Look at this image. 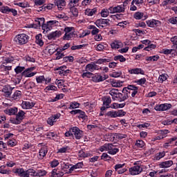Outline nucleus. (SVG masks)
Instances as JSON below:
<instances>
[{"label": "nucleus", "mask_w": 177, "mask_h": 177, "mask_svg": "<svg viewBox=\"0 0 177 177\" xmlns=\"http://www.w3.org/2000/svg\"><path fill=\"white\" fill-rule=\"evenodd\" d=\"M35 6H42L45 2H46V0H32Z\"/></svg>", "instance_id": "nucleus-48"}, {"label": "nucleus", "mask_w": 177, "mask_h": 177, "mask_svg": "<svg viewBox=\"0 0 177 177\" xmlns=\"http://www.w3.org/2000/svg\"><path fill=\"white\" fill-rule=\"evenodd\" d=\"M93 73L91 72H85L82 75V78H92Z\"/></svg>", "instance_id": "nucleus-51"}, {"label": "nucleus", "mask_w": 177, "mask_h": 177, "mask_svg": "<svg viewBox=\"0 0 177 177\" xmlns=\"http://www.w3.org/2000/svg\"><path fill=\"white\" fill-rule=\"evenodd\" d=\"M136 84H138V85H145L146 84V78L143 77L142 79H140L138 80L134 81Z\"/></svg>", "instance_id": "nucleus-54"}, {"label": "nucleus", "mask_w": 177, "mask_h": 177, "mask_svg": "<svg viewBox=\"0 0 177 177\" xmlns=\"http://www.w3.org/2000/svg\"><path fill=\"white\" fill-rule=\"evenodd\" d=\"M104 80H106L105 77H103L102 75L97 74L92 76V81L93 82H102V81H104Z\"/></svg>", "instance_id": "nucleus-25"}, {"label": "nucleus", "mask_w": 177, "mask_h": 177, "mask_svg": "<svg viewBox=\"0 0 177 177\" xmlns=\"http://www.w3.org/2000/svg\"><path fill=\"white\" fill-rule=\"evenodd\" d=\"M78 107H80V103L74 102L70 104L69 109H78Z\"/></svg>", "instance_id": "nucleus-59"}, {"label": "nucleus", "mask_w": 177, "mask_h": 177, "mask_svg": "<svg viewBox=\"0 0 177 177\" xmlns=\"http://www.w3.org/2000/svg\"><path fill=\"white\" fill-rule=\"evenodd\" d=\"M22 109H32L35 106V103L34 102H30L27 101H24L22 102Z\"/></svg>", "instance_id": "nucleus-19"}, {"label": "nucleus", "mask_w": 177, "mask_h": 177, "mask_svg": "<svg viewBox=\"0 0 177 177\" xmlns=\"http://www.w3.org/2000/svg\"><path fill=\"white\" fill-rule=\"evenodd\" d=\"M64 175V173L60 171L58 169H54L51 172V177H62Z\"/></svg>", "instance_id": "nucleus-20"}, {"label": "nucleus", "mask_w": 177, "mask_h": 177, "mask_svg": "<svg viewBox=\"0 0 177 177\" xmlns=\"http://www.w3.org/2000/svg\"><path fill=\"white\" fill-rule=\"evenodd\" d=\"M18 109L17 107L10 108L4 111V113L6 114H8V115H16V113H17Z\"/></svg>", "instance_id": "nucleus-23"}, {"label": "nucleus", "mask_w": 177, "mask_h": 177, "mask_svg": "<svg viewBox=\"0 0 177 177\" xmlns=\"http://www.w3.org/2000/svg\"><path fill=\"white\" fill-rule=\"evenodd\" d=\"M111 149V144H104V145L100 147V151H109V149Z\"/></svg>", "instance_id": "nucleus-32"}, {"label": "nucleus", "mask_w": 177, "mask_h": 177, "mask_svg": "<svg viewBox=\"0 0 177 177\" xmlns=\"http://www.w3.org/2000/svg\"><path fill=\"white\" fill-rule=\"evenodd\" d=\"M70 113L71 114H73L74 115H75V114H79L77 115V118H79L80 120L82 119L83 120V121H85V120H88V116L86 115L85 112L82 111L81 109L72 110Z\"/></svg>", "instance_id": "nucleus-3"}, {"label": "nucleus", "mask_w": 177, "mask_h": 177, "mask_svg": "<svg viewBox=\"0 0 177 177\" xmlns=\"http://www.w3.org/2000/svg\"><path fill=\"white\" fill-rule=\"evenodd\" d=\"M101 160H104V161H110L111 160V156L106 153H103L101 156Z\"/></svg>", "instance_id": "nucleus-47"}, {"label": "nucleus", "mask_w": 177, "mask_h": 177, "mask_svg": "<svg viewBox=\"0 0 177 177\" xmlns=\"http://www.w3.org/2000/svg\"><path fill=\"white\" fill-rule=\"evenodd\" d=\"M123 107H125V103L118 104L115 102L111 104V109H122Z\"/></svg>", "instance_id": "nucleus-35"}, {"label": "nucleus", "mask_w": 177, "mask_h": 177, "mask_svg": "<svg viewBox=\"0 0 177 177\" xmlns=\"http://www.w3.org/2000/svg\"><path fill=\"white\" fill-rule=\"evenodd\" d=\"M117 117H124L127 112L124 111L123 110H118L116 111Z\"/></svg>", "instance_id": "nucleus-61"}, {"label": "nucleus", "mask_w": 177, "mask_h": 177, "mask_svg": "<svg viewBox=\"0 0 177 177\" xmlns=\"http://www.w3.org/2000/svg\"><path fill=\"white\" fill-rule=\"evenodd\" d=\"M13 89H15V88H12L10 85H6L3 87V92H4L6 97H10Z\"/></svg>", "instance_id": "nucleus-13"}, {"label": "nucleus", "mask_w": 177, "mask_h": 177, "mask_svg": "<svg viewBox=\"0 0 177 177\" xmlns=\"http://www.w3.org/2000/svg\"><path fill=\"white\" fill-rule=\"evenodd\" d=\"M20 97H21V91H15L11 97V98L14 100H19Z\"/></svg>", "instance_id": "nucleus-34"}, {"label": "nucleus", "mask_w": 177, "mask_h": 177, "mask_svg": "<svg viewBox=\"0 0 177 177\" xmlns=\"http://www.w3.org/2000/svg\"><path fill=\"white\" fill-rule=\"evenodd\" d=\"M147 24L148 27H160V26H161V22L158 20L152 19L147 21Z\"/></svg>", "instance_id": "nucleus-12"}, {"label": "nucleus", "mask_w": 177, "mask_h": 177, "mask_svg": "<svg viewBox=\"0 0 177 177\" xmlns=\"http://www.w3.org/2000/svg\"><path fill=\"white\" fill-rule=\"evenodd\" d=\"M164 157H165V151L159 152L155 156V158L157 160H161Z\"/></svg>", "instance_id": "nucleus-43"}, {"label": "nucleus", "mask_w": 177, "mask_h": 177, "mask_svg": "<svg viewBox=\"0 0 177 177\" xmlns=\"http://www.w3.org/2000/svg\"><path fill=\"white\" fill-rule=\"evenodd\" d=\"M37 84H42L45 81V76L41 75L36 78Z\"/></svg>", "instance_id": "nucleus-58"}, {"label": "nucleus", "mask_w": 177, "mask_h": 177, "mask_svg": "<svg viewBox=\"0 0 177 177\" xmlns=\"http://www.w3.org/2000/svg\"><path fill=\"white\" fill-rule=\"evenodd\" d=\"M34 70H35V67L28 68L24 70V71H23L21 73V75L23 77H29V78L31 77H34V75H35V74H37V73L32 72V71H34Z\"/></svg>", "instance_id": "nucleus-5"}, {"label": "nucleus", "mask_w": 177, "mask_h": 177, "mask_svg": "<svg viewBox=\"0 0 177 177\" xmlns=\"http://www.w3.org/2000/svg\"><path fill=\"white\" fill-rule=\"evenodd\" d=\"M95 70H99V66L95 64H88L86 66V71H91L92 73Z\"/></svg>", "instance_id": "nucleus-17"}, {"label": "nucleus", "mask_w": 177, "mask_h": 177, "mask_svg": "<svg viewBox=\"0 0 177 177\" xmlns=\"http://www.w3.org/2000/svg\"><path fill=\"white\" fill-rule=\"evenodd\" d=\"M138 91L139 87L135 85H129L127 87H124L122 90V92L124 93L129 92V93H131L132 97H135Z\"/></svg>", "instance_id": "nucleus-2"}, {"label": "nucleus", "mask_w": 177, "mask_h": 177, "mask_svg": "<svg viewBox=\"0 0 177 177\" xmlns=\"http://www.w3.org/2000/svg\"><path fill=\"white\" fill-rule=\"evenodd\" d=\"M110 15V10L103 9L101 11V16L102 17H107Z\"/></svg>", "instance_id": "nucleus-50"}, {"label": "nucleus", "mask_w": 177, "mask_h": 177, "mask_svg": "<svg viewBox=\"0 0 177 177\" xmlns=\"http://www.w3.org/2000/svg\"><path fill=\"white\" fill-rule=\"evenodd\" d=\"M71 8V12L73 14V15L75 17H77L78 16V8H74V7H72V8Z\"/></svg>", "instance_id": "nucleus-53"}, {"label": "nucleus", "mask_w": 177, "mask_h": 177, "mask_svg": "<svg viewBox=\"0 0 177 177\" xmlns=\"http://www.w3.org/2000/svg\"><path fill=\"white\" fill-rule=\"evenodd\" d=\"M82 167H84V163L83 162H78L76 165L72 166L70 169H69V174H71L73 172V171H75V169H78L80 168H82Z\"/></svg>", "instance_id": "nucleus-27"}, {"label": "nucleus", "mask_w": 177, "mask_h": 177, "mask_svg": "<svg viewBox=\"0 0 177 177\" xmlns=\"http://www.w3.org/2000/svg\"><path fill=\"white\" fill-rule=\"evenodd\" d=\"M134 19L136 20H141V19H143V17L145 16V13L140 12H136L134 14Z\"/></svg>", "instance_id": "nucleus-37"}, {"label": "nucleus", "mask_w": 177, "mask_h": 177, "mask_svg": "<svg viewBox=\"0 0 177 177\" xmlns=\"http://www.w3.org/2000/svg\"><path fill=\"white\" fill-rule=\"evenodd\" d=\"M172 165H174V161L167 160L160 162L159 167L160 168H169V167H172Z\"/></svg>", "instance_id": "nucleus-16"}, {"label": "nucleus", "mask_w": 177, "mask_h": 177, "mask_svg": "<svg viewBox=\"0 0 177 177\" xmlns=\"http://www.w3.org/2000/svg\"><path fill=\"white\" fill-rule=\"evenodd\" d=\"M173 52H175V50H174V49H163L162 50V53L164 55H171V53H172V55H174Z\"/></svg>", "instance_id": "nucleus-57"}, {"label": "nucleus", "mask_w": 177, "mask_h": 177, "mask_svg": "<svg viewBox=\"0 0 177 177\" xmlns=\"http://www.w3.org/2000/svg\"><path fill=\"white\" fill-rule=\"evenodd\" d=\"M115 136H116L118 139H125L128 136H127V134L115 133Z\"/></svg>", "instance_id": "nucleus-63"}, {"label": "nucleus", "mask_w": 177, "mask_h": 177, "mask_svg": "<svg viewBox=\"0 0 177 177\" xmlns=\"http://www.w3.org/2000/svg\"><path fill=\"white\" fill-rule=\"evenodd\" d=\"M171 107H172V104H162L156 105L155 106V110H156V111H166V110H169Z\"/></svg>", "instance_id": "nucleus-8"}, {"label": "nucleus", "mask_w": 177, "mask_h": 177, "mask_svg": "<svg viewBox=\"0 0 177 177\" xmlns=\"http://www.w3.org/2000/svg\"><path fill=\"white\" fill-rule=\"evenodd\" d=\"M50 164L52 168H56V167L59 165V162L57 160H53L51 162H50Z\"/></svg>", "instance_id": "nucleus-60"}, {"label": "nucleus", "mask_w": 177, "mask_h": 177, "mask_svg": "<svg viewBox=\"0 0 177 177\" xmlns=\"http://www.w3.org/2000/svg\"><path fill=\"white\" fill-rule=\"evenodd\" d=\"M14 41L17 45H26L28 42V35L24 33L19 34L14 38Z\"/></svg>", "instance_id": "nucleus-1"}, {"label": "nucleus", "mask_w": 177, "mask_h": 177, "mask_svg": "<svg viewBox=\"0 0 177 177\" xmlns=\"http://www.w3.org/2000/svg\"><path fill=\"white\" fill-rule=\"evenodd\" d=\"M129 74H141L142 75H145V71L139 68L130 69L129 70Z\"/></svg>", "instance_id": "nucleus-21"}, {"label": "nucleus", "mask_w": 177, "mask_h": 177, "mask_svg": "<svg viewBox=\"0 0 177 177\" xmlns=\"http://www.w3.org/2000/svg\"><path fill=\"white\" fill-rule=\"evenodd\" d=\"M26 70V67L18 66L15 68V72L16 74H20L22 71L24 72Z\"/></svg>", "instance_id": "nucleus-46"}, {"label": "nucleus", "mask_w": 177, "mask_h": 177, "mask_svg": "<svg viewBox=\"0 0 177 177\" xmlns=\"http://www.w3.org/2000/svg\"><path fill=\"white\" fill-rule=\"evenodd\" d=\"M26 174H27V177H30V176H37V172L35 171V170H34V169H28V170H26Z\"/></svg>", "instance_id": "nucleus-40"}, {"label": "nucleus", "mask_w": 177, "mask_h": 177, "mask_svg": "<svg viewBox=\"0 0 177 177\" xmlns=\"http://www.w3.org/2000/svg\"><path fill=\"white\" fill-rule=\"evenodd\" d=\"M136 146L142 148L145 146V142H143V140H138L136 141Z\"/></svg>", "instance_id": "nucleus-62"}, {"label": "nucleus", "mask_w": 177, "mask_h": 177, "mask_svg": "<svg viewBox=\"0 0 177 177\" xmlns=\"http://www.w3.org/2000/svg\"><path fill=\"white\" fill-rule=\"evenodd\" d=\"M63 61L66 62V63H67V62H74V57L73 56L64 57Z\"/></svg>", "instance_id": "nucleus-55"}, {"label": "nucleus", "mask_w": 177, "mask_h": 177, "mask_svg": "<svg viewBox=\"0 0 177 177\" xmlns=\"http://www.w3.org/2000/svg\"><path fill=\"white\" fill-rule=\"evenodd\" d=\"M85 15H86L87 16H93V15H96V13H97V8H87L85 10Z\"/></svg>", "instance_id": "nucleus-28"}, {"label": "nucleus", "mask_w": 177, "mask_h": 177, "mask_svg": "<svg viewBox=\"0 0 177 177\" xmlns=\"http://www.w3.org/2000/svg\"><path fill=\"white\" fill-rule=\"evenodd\" d=\"M80 0H71L69 2V8H75V6H78V3Z\"/></svg>", "instance_id": "nucleus-44"}, {"label": "nucleus", "mask_w": 177, "mask_h": 177, "mask_svg": "<svg viewBox=\"0 0 177 177\" xmlns=\"http://www.w3.org/2000/svg\"><path fill=\"white\" fill-rule=\"evenodd\" d=\"M15 174H17L18 176L21 177H27V170H24V169H15Z\"/></svg>", "instance_id": "nucleus-22"}, {"label": "nucleus", "mask_w": 177, "mask_h": 177, "mask_svg": "<svg viewBox=\"0 0 177 177\" xmlns=\"http://www.w3.org/2000/svg\"><path fill=\"white\" fill-rule=\"evenodd\" d=\"M15 60V59L13 58V57H6V59H4V62H3V64H8V63H12V62H13Z\"/></svg>", "instance_id": "nucleus-56"}, {"label": "nucleus", "mask_w": 177, "mask_h": 177, "mask_svg": "<svg viewBox=\"0 0 177 177\" xmlns=\"http://www.w3.org/2000/svg\"><path fill=\"white\" fill-rule=\"evenodd\" d=\"M75 37H77V34H75L74 32L70 33H65L63 37V39L68 41L71 39V38H75Z\"/></svg>", "instance_id": "nucleus-30"}, {"label": "nucleus", "mask_w": 177, "mask_h": 177, "mask_svg": "<svg viewBox=\"0 0 177 177\" xmlns=\"http://www.w3.org/2000/svg\"><path fill=\"white\" fill-rule=\"evenodd\" d=\"M115 146H114L113 144H111V149L108 151L109 154H111L112 156L115 155L116 153H118L120 151V149L118 148H114Z\"/></svg>", "instance_id": "nucleus-33"}, {"label": "nucleus", "mask_w": 177, "mask_h": 177, "mask_svg": "<svg viewBox=\"0 0 177 177\" xmlns=\"http://www.w3.org/2000/svg\"><path fill=\"white\" fill-rule=\"evenodd\" d=\"M58 23L57 21H48L47 24L41 25V28L44 30V32H48V31H50L52 30V26Z\"/></svg>", "instance_id": "nucleus-6"}, {"label": "nucleus", "mask_w": 177, "mask_h": 177, "mask_svg": "<svg viewBox=\"0 0 177 177\" xmlns=\"http://www.w3.org/2000/svg\"><path fill=\"white\" fill-rule=\"evenodd\" d=\"M0 12H1V13H6V15H9V13H10V8L8 6L0 7Z\"/></svg>", "instance_id": "nucleus-38"}, {"label": "nucleus", "mask_w": 177, "mask_h": 177, "mask_svg": "<svg viewBox=\"0 0 177 177\" xmlns=\"http://www.w3.org/2000/svg\"><path fill=\"white\" fill-rule=\"evenodd\" d=\"M97 23L98 24H100L105 27H107V26H110V20L109 19H97Z\"/></svg>", "instance_id": "nucleus-29"}, {"label": "nucleus", "mask_w": 177, "mask_h": 177, "mask_svg": "<svg viewBox=\"0 0 177 177\" xmlns=\"http://www.w3.org/2000/svg\"><path fill=\"white\" fill-rule=\"evenodd\" d=\"M111 46L112 49H120V48H122L124 46V44L118 40H115L111 44Z\"/></svg>", "instance_id": "nucleus-15"}, {"label": "nucleus", "mask_w": 177, "mask_h": 177, "mask_svg": "<svg viewBox=\"0 0 177 177\" xmlns=\"http://www.w3.org/2000/svg\"><path fill=\"white\" fill-rule=\"evenodd\" d=\"M48 53H50V55H53V53H55V52H57V48L55 47V45H49L48 46Z\"/></svg>", "instance_id": "nucleus-42"}, {"label": "nucleus", "mask_w": 177, "mask_h": 177, "mask_svg": "<svg viewBox=\"0 0 177 177\" xmlns=\"http://www.w3.org/2000/svg\"><path fill=\"white\" fill-rule=\"evenodd\" d=\"M79 157L81 158H86V157H91V153H85V151L82 149L79 151Z\"/></svg>", "instance_id": "nucleus-36"}, {"label": "nucleus", "mask_w": 177, "mask_h": 177, "mask_svg": "<svg viewBox=\"0 0 177 177\" xmlns=\"http://www.w3.org/2000/svg\"><path fill=\"white\" fill-rule=\"evenodd\" d=\"M55 5H56L59 9V10H63V8L66 6V1L65 0H57L55 1Z\"/></svg>", "instance_id": "nucleus-24"}, {"label": "nucleus", "mask_w": 177, "mask_h": 177, "mask_svg": "<svg viewBox=\"0 0 177 177\" xmlns=\"http://www.w3.org/2000/svg\"><path fill=\"white\" fill-rule=\"evenodd\" d=\"M114 60L115 61L119 60L120 63H124V62H127V59L124 58V57L122 55L115 56Z\"/></svg>", "instance_id": "nucleus-45"}, {"label": "nucleus", "mask_w": 177, "mask_h": 177, "mask_svg": "<svg viewBox=\"0 0 177 177\" xmlns=\"http://www.w3.org/2000/svg\"><path fill=\"white\" fill-rule=\"evenodd\" d=\"M143 171V168L141 166L136 165L129 169L131 175H139Z\"/></svg>", "instance_id": "nucleus-9"}, {"label": "nucleus", "mask_w": 177, "mask_h": 177, "mask_svg": "<svg viewBox=\"0 0 177 177\" xmlns=\"http://www.w3.org/2000/svg\"><path fill=\"white\" fill-rule=\"evenodd\" d=\"M103 100V106H106V109L110 107V104H111V97H104L102 98Z\"/></svg>", "instance_id": "nucleus-26"}, {"label": "nucleus", "mask_w": 177, "mask_h": 177, "mask_svg": "<svg viewBox=\"0 0 177 177\" xmlns=\"http://www.w3.org/2000/svg\"><path fill=\"white\" fill-rule=\"evenodd\" d=\"M48 154V146H43L39 152L38 158L39 160H43V158Z\"/></svg>", "instance_id": "nucleus-11"}, {"label": "nucleus", "mask_w": 177, "mask_h": 177, "mask_svg": "<svg viewBox=\"0 0 177 177\" xmlns=\"http://www.w3.org/2000/svg\"><path fill=\"white\" fill-rule=\"evenodd\" d=\"M62 115L60 113H57L55 115H52L51 117L48 118V120H47V123L49 125H53V124H55V122H56L57 121V120H59V118H60V116Z\"/></svg>", "instance_id": "nucleus-10"}, {"label": "nucleus", "mask_w": 177, "mask_h": 177, "mask_svg": "<svg viewBox=\"0 0 177 177\" xmlns=\"http://www.w3.org/2000/svg\"><path fill=\"white\" fill-rule=\"evenodd\" d=\"M111 62V59L110 58L107 59H99L96 61V64H103V63H110Z\"/></svg>", "instance_id": "nucleus-41"}, {"label": "nucleus", "mask_w": 177, "mask_h": 177, "mask_svg": "<svg viewBox=\"0 0 177 177\" xmlns=\"http://www.w3.org/2000/svg\"><path fill=\"white\" fill-rule=\"evenodd\" d=\"M167 77H168V75L167 74H162L159 76L158 77V81L159 82H164V81H167Z\"/></svg>", "instance_id": "nucleus-49"}, {"label": "nucleus", "mask_w": 177, "mask_h": 177, "mask_svg": "<svg viewBox=\"0 0 177 177\" xmlns=\"http://www.w3.org/2000/svg\"><path fill=\"white\" fill-rule=\"evenodd\" d=\"M45 91H57V87L53 85L48 86L46 87Z\"/></svg>", "instance_id": "nucleus-64"}, {"label": "nucleus", "mask_w": 177, "mask_h": 177, "mask_svg": "<svg viewBox=\"0 0 177 177\" xmlns=\"http://www.w3.org/2000/svg\"><path fill=\"white\" fill-rule=\"evenodd\" d=\"M60 35H62V32L59 30H56L48 35V39H56V38H59Z\"/></svg>", "instance_id": "nucleus-14"}, {"label": "nucleus", "mask_w": 177, "mask_h": 177, "mask_svg": "<svg viewBox=\"0 0 177 177\" xmlns=\"http://www.w3.org/2000/svg\"><path fill=\"white\" fill-rule=\"evenodd\" d=\"M24 120V118H21L16 115V118H10V122L11 124H15V125H19V124H21V122Z\"/></svg>", "instance_id": "nucleus-18"}, {"label": "nucleus", "mask_w": 177, "mask_h": 177, "mask_svg": "<svg viewBox=\"0 0 177 177\" xmlns=\"http://www.w3.org/2000/svg\"><path fill=\"white\" fill-rule=\"evenodd\" d=\"M1 68L3 71H10V70H12V66H8L6 64H2Z\"/></svg>", "instance_id": "nucleus-52"}, {"label": "nucleus", "mask_w": 177, "mask_h": 177, "mask_svg": "<svg viewBox=\"0 0 177 177\" xmlns=\"http://www.w3.org/2000/svg\"><path fill=\"white\" fill-rule=\"evenodd\" d=\"M110 13H122L125 12V8L122 5L117 6L116 7H110L109 8Z\"/></svg>", "instance_id": "nucleus-7"}, {"label": "nucleus", "mask_w": 177, "mask_h": 177, "mask_svg": "<svg viewBox=\"0 0 177 177\" xmlns=\"http://www.w3.org/2000/svg\"><path fill=\"white\" fill-rule=\"evenodd\" d=\"M106 115V117H111V118H117V111H108Z\"/></svg>", "instance_id": "nucleus-39"}, {"label": "nucleus", "mask_w": 177, "mask_h": 177, "mask_svg": "<svg viewBox=\"0 0 177 177\" xmlns=\"http://www.w3.org/2000/svg\"><path fill=\"white\" fill-rule=\"evenodd\" d=\"M88 30H92L91 34L92 35H97V34H99L100 30L96 28V26L93 25H90L88 26Z\"/></svg>", "instance_id": "nucleus-31"}, {"label": "nucleus", "mask_w": 177, "mask_h": 177, "mask_svg": "<svg viewBox=\"0 0 177 177\" xmlns=\"http://www.w3.org/2000/svg\"><path fill=\"white\" fill-rule=\"evenodd\" d=\"M71 131L75 139H77V140H80V139L82 138V133H84V131L80 129V128L77 127H73V128H71Z\"/></svg>", "instance_id": "nucleus-4"}]
</instances>
